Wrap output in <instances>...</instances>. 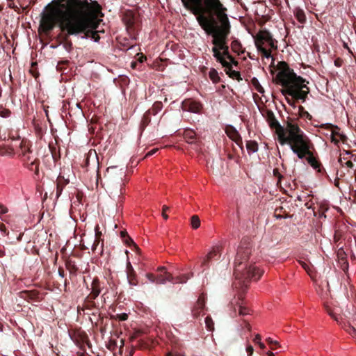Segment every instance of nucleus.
I'll list each match as a JSON object with an SVG mask.
<instances>
[{"label": "nucleus", "instance_id": "f257e3e1", "mask_svg": "<svg viewBox=\"0 0 356 356\" xmlns=\"http://www.w3.org/2000/svg\"><path fill=\"white\" fill-rule=\"evenodd\" d=\"M49 10L47 13H42L40 26L48 34L58 23L61 31L58 35V38L60 40V44H63L65 50L70 51L72 49V42L70 37L81 35L88 27L87 22L74 17L69 0L65 3L50 6Z\"/></svg>", "mask_w": 356, "mask_h": 356}, {"label": "nucleus", "instance_id": "f03ea898", "mask_svg": "<svg viewBox=\"0 0 356 356\" xmlns=\"http://www.w3.org/2000/svg\"><path fill=\"white\" fill-rule=\"evenodd\" d=\"M227 12V8L224 6L200 25L207 35L212 36L213 57L224 67H228L230 63L238 65V62L230 54L227 44L231 24Z\"/></svg>", "mask_w": 356, "mask_h": 356}, {"label": "nucleus", "instance_id": "7ed1b4c3", "mask_svg": "<svg viewBox=\"0 0 356 356\" xmlns=\"http://www.w3.org/2000/svg\"><path fill=\"white\" fill-rule=\"evenodd\" d=\"M261 113L268 122L269 127L275 130L280 145H289L293 152L300 159L305 158L306 155L309 154V139L298 124L292 120H288L286 126L283 127L271 110L265 108L261 111Z\"/></svg>", "mask_w": 356, "mask_h": 356}, {"label": "nucleus", "instance_id": "20e7f679", "mask_svg": "<svg viewBox=\"0 0 356 356\" xmlns=\"http://www.w3.org/2000/svg\"><path fill=\"white\" fill-rule=\"evenodd\" d=\"M252 253V245L248 239H243L238 248L234 259V275L235 281L233 286L238 290V300L242 301L250 280H258L264 273L252 261H250Z\"/></svg>", "mask_w": 356, "mask_h": 356}, {"label": "nucleus", "instance_id": "39448f33", "mask_svg": "<svg viewBox=\"0 0 356 356\" xmlns=\"http://www.w3.org/2000/svg\"><path fill=\"white\" fill-rule=\"evenodd\" d=\"M277 69L279 70L275 76L276 83L283 87L282 93L286 96L287 103L296 107V102L301 101L304 103L309 93L307 81L300 76H298L289 65L284 61L277 63Z\"/></svg>", "mask_w": 356, "mask_h": 356}, {"label": "nucleus", "instance_id": "423d86ee", "mask_svg": "<svg viewBox=\"0 0 356 356\" xmlns=\"http://www.w3.org/2000/svg\"><path fill=\"white\" fill-rule=\"evenodd\" d=\"M71 9L74 17L80 18L87 22L86 31L82 33L83 38H91L95 42L100 39L99 31H96L102 15V8L96 1H81L80 0H69Z\"/></svg>", "mask_w": 356, "mask_h": 356}, {"label": "nucleus", "instance_id": "0eeeda50", "mask_svg": "<svg viewBox=\"0 0 356 356\" xmlns=\"http://www.w3.org/2000/svg\"><path fill=\"white\" fill-rule=\"evenodd\" d=\"M184 6L195 17L200 25L224 5L220 0H181Z\"/></svg>", "mask_w": 356, "mask_h": 356}, {"label": "nucleus", "instance_id": "6e6552de", "mask_svg": "<svg viewBox=\"0 0 356 356\" xmlns=\"http://www.w3.org/2000/svg\"><path fill=\"white\" fill-rule=\"evenodd\" d=\"M254 44L257 50L264 57H271L273 50L277 49V41L273 38V35L266 29L259 31L254 36Z\"/></svg>", "mask_w": 356, "mask_h": 356}, {"label": "nucleus", "instance_id": "1a4fd4ad", "mask_svg": "<svg viewBox=\"0 0 356 356\" xmlns=\"http://www.w3.org/2000/svg\"><path fill=\"white\" fill-rule=\"evenodd\" d=\"M157 271L159 273L156 275L153 273H147L146 277L152 283L157 284H165L167 281L173 283H186L190 278L193 276V273L183 274L174 277L172 274L168 273L163 266L159 267Z\"/></svg>", "mask_w": 356, "mask_h": 356}, {"label": "nucleus", "instance_id": "9d476101", "mask_svg": "<svg viewBox=\"0 0 356 356\" xmlns=\"http://www.w3.org/2000/svg\"><path fill=\"white\" fill-rule=\"evenodd\" d=\"M122 20L130 34H134L140 29V22L139 18L131 10L124 13Z\"/></svg>", "mask_w": 356, "mask_h": 356}, {"label": "nucleus", "instance_id": "9b49d317", "mask_svg": "<svg viewBox=\"0 0 356 356\" xmlns=\"http://www.w3.org/2000/svg\"><path fill=\"white\" fill-rule=\"evenodd\" d=\"M181 108L184 111L200 114L203 108L202 104L195 99L188 98L184 99L181 103Z\"/></svg>", "mask_w": 356, "mask_h": 356}, {"label": "nucleus", "instance_id": "f8f14e48", "mask_svg": "<svg viewBox=\"0 0 356 356\" xmlns=\"http://www.w3.org/2000/svg\"><path fill=\"white\" fill-rule=\"evenodd\" d=\"M225 133L232 140L236 143L241 150H243L242 138L238 131L233 126H227L225 129Z\"/></svg>", "mask_w": 356, "mask_h": 356}, {"label": "nucleus", "instance_id": "ddd939ff", "mask_svg": "<svg viewBox=\"0 0 356 356\" xmlns=\"http://www.w3.org/2000/svg\"><path fill=\"white\" fill-rule=\"evenodd\" d=\"M221 247L215 246L212 250L207 254V257L204 259L202 263V267L207 268L209 262L213 259H218L220 258L221 254Z\"/></svg>", "mask_w": 356, "mask_h": 356}, {"label": "nucleus", "instance_id": "4468645a", "mask_svg": "<svg viewBox=\"0 0 356 356\" xmlns=\"http://www.w3.org/2000/svg\"><path fill=\"white\" fill-rule=\"evenodd\" d=\"M205 307V298L203 294H202L197 301L196 302L195 306L192 309V314L194 318H198L201 315L204 314V310Z\"/></svg>", "mask_w": 356, "mask_h": 356}, {"label": "nucleus", "instance_id": "2eb2a0df", "mask_svg": "<svg viewBox=\"0 0 356 356\" xmlns=\"http://www.w3.org/2000/svg\"><path fill=\"white\" fill-rule=\"evenodd\" d=\"M102 289V282L97 277L93 278L91 284V292L89 298L96 299L100 294Z\"/></svg>", "mask_w": 356, "mask_h": 356}, {"label": "nucleus", "instance_id": "dca6fc26", "mask_svg": "<svg viewBox=\"0 0 356 356\" xmlns=\"http://www.w3.org/2000/svg\"><path fill=\"white\" fill-rule=\"evenodd\" d=\"M70 181L68 179H65L63 175H59L56 179V197L58 198L64 189V188L69 184Z\"/></svg>", "mask_w": 356, "mask_h": 356}, {"label": "nucleus", "instance_id": "f3484780", "mask_svg": "<svg viewBox=\"0 0 356 356\" xmlns=\"http://www.w3.org/2000/svg\"><path fill=\"white\" fill-rule=\"evenodd\" d=\"M337 256L341 269L346 271L348 269V262L347 261V254L343 248H340L337 252Z\"/></svg>", "mask_w": 356, "mask_h": 356}, {"label": "nucleus", "instance_id": "a211bd4d", "mask_svg": "<svg viewBox=\"0 0 356 356\" xmlns=\"http://www.w3.org/2000/svg\"><path fill=\"white\" fill-rule=\"evenodd\" d=\"M19 297L27 300H39V293L37 291H22L19 292Z\"/></svg>", "mask_w": 356, "mask_h": 356}, {"label": "nucleus", "instance_id": "6ab92c4d", "mask_svg": "<svg viewBox=\"0 0 356 356\" xmlns=\"http://www.w3.org/2000/svg\"><path fill=\"white\" fill-rule=\"evenodd\" d=\"M95 299L89 298V295L85 298L83 307V309L92 310V309H99V305L97 302L95 301Z\"/></svg>", "mask_w": 356, "mask_h": 356}, {"label": "nucleus", "instance_id": "aec40b11", "mask_svg": "<svg viewBox=\"0 0 356 356\" xmlns=\"http://www.w3.org/2000/svg\"><path fill=\"white\" fill-rule=\"evenodd\" d=\"M183 136L188 143H194L196 138V134L192 129H186L184 131Z\"/></svg>", "mask_w": 356, "mask_h": 356}, {"label": "nucleus", "instance_id": "412c9836", "mask_svg": "<svg viewBox=\"0 0 356 356\" xmlns=\"http://www.w3.org/2000/svg\"><path fill=\"white\" fill-rule=\"evenodd\" d=\"M22 156H26V154H31V144L28 140H22L19 145Z\"/></svg>", "mask_w": 356, "mask_h": 356}, {"label": "nucleus", "instance_id": "4be33fe9", "mask_svg": "<svg viewBox=\"0 0 356 356\" xmlns=\"http://www.w3.org/2000/svg\"><path fill=\"white\" fill-rule=\"evenodd\" d=\"M322 128L325 129L331 130V135L339 137L341 133L339 132L340 129L338 126L332 124H324L321 125Z\"/></svg>", "mask_w": 356, "mask_h": 356}, {"label": "nucleus", "instance_id": "5701e85b", "mask_svg": "<svg viewBox=\"0 0 356 356\" xmlns=\"http://www.w3.org/2000/svg\"><path fill=\"white\" fill-rule=\"evenodd\" d=\"M232 64L230 63V66L228 67H225V72L226 74H228V76L230 78H232L234 79H236L238 81L241 80L240 72L238 71H235L232 70Z\"/></svg>", "mask_w": 356, "mask_h": 356}, {"label": "nucleus", "instance_id": "b1692460", "mask_svg": "<svg viewBox=\"0 0 356 356\" xmlns=\"http://www.w3.org/2000/svg\"><path fill=\"white\" fill-rule=\"evenodd\" d=\"M40 161L37 158L34 159L31 162L26 164L27 168L30 170L34 171L36 175L39 173Z\"/></svg>", "mask_w": 356, "mask_h": 356}, {"label": "nucleus", "instance_id": "393cba45", "mask_svg": "<svg viewBox=\"0 0 356 356\" xmlns=\"http://www.w3.org/2000/svg\"><path fill=\"white\" fill-rule=\"evenodd\" d=\"M151 110H147L143 115L140 123V128L144 129L151 122Z\"/></svg>", "mask_w": 356, "mask_h": 356}, {"label": "nucleus", "instance_id": "a878e982", "mask_svg": "<svg viewBox=\"0 0 356 356\" xmlns=\"http://www.w3.org/2000/svg\"><path fill=\"white\" fill-rule=\"evenodd\" d=\"M231 48L234 52L238 55L244 52V50L242 49V45L238 40H234L232 42Z\"/></svg>", "mask_w": 356, "mask_h": 356}, {"label": "nucleus", "instance_id": "bb28decb", "mask_svg": "<svg viewBox=\"0 0 356 356\" xmlns=\"http://www.w3.org/2000/svg\"><path fill=\"white\" fill-rule=\"evenodd\" d=\"M294 15L296 18L300 23L303 24L305 22L306 16L302 9H300L299 8H296L294 11Z\"/></svg>", "mask_w": 356, "mask_h": 356}, {"label": "nucleus", "instance_id": "cd10ccee", "mask_svg": "<svg viewBox=\"0 0 356 356\" xmlns=\"http://www.w3.org/2000/svg\"><path fill=\"white\" fill-rule=\"evenodd\" d=\"M309 145L310 146V143H309ZM306 156H309L308 162L310 163V165L314 167V168L318 169V170L321 172V163H318V161H317L316 159L312 156V153L310 150L309 154H307Z\"/></svg>", "mask_w": 356, "mask_h": 356}, {"label": "nucleus", "instance_id": "c85d7f7f", "mask_svg": "<svg viewBox=\"0 0 356 356\" xmlns=\"http://www.w3.org/2000/svg\"><path fill=\"white\" fill-rule=\"evenodd\" d=\"M246 148L249 154L257 152L258 151V143L255 140H248L246 142Z\"/></svg>", "mask_w": 356, "mask_h": 356}, {"label": "nucleus", "instance_id": "c756f323", "mask_svg": "<svg viewBox=\"0 0 356 356\" xmlns=\"http://www.w3.org/2000/svg\"><path fill=\"white\" fill-rule=\"evenodd\" d=\"M129 284L131 286H136L138 284L137 275L135 271L127 273Z\"/></svg>", "mask_w": 356, "mask_h": 356}, {"label": "nucleus", "instance_id": "7c9ffc66", "mask_svg": "<svg viewBox=\"0 0 356 356\" xmlns=\"http://www.w3.org/2000/svg\"><path fill=\"white\" fill-rule=\"evenodd\" d=\"M209 76L210 79L214 83H217L220 82V78L216 70L212 68L209 72Z\"/></svg>", "mask_w": 356, "mask_h": 356}, {"label": "nucleus", "instance_id": "2f4dec72", "mask_svg": "<svg viewBox=\"0 0 356 356\" xmlns=\"http://www.w3.org/2000/svg\"><path fill=\"white\" fill-rule=\"evenodd\" d=\"M162 108H163V104L161 102L157 101V102H154L152 108L149 109V110H151V114H153V115L157 114L159 111H161Z\"/></svg>", "mask_w": 356, "mask_h": 356}, {"label": "nucleus", "instance_id": "473e14b6", "mask_svg": "<svg viewBox=\"0 0 356 356\" xmlns=\"http://www.w3.org/2000/svg\"><path fill=\"white\" fill-rule=\"evenodd\" d=\"M251 83L253 85V86L254 87L255 90H257V92H259L261 94H263L264 92V88L261 86L259 80L257 78H255V77L252 78L251 80Z\"/></svg>", "mask_w": 356, "mask_h": 356}, {"label": "nucleus", "instance_id": "72a5a7b5", "mask_svg": "<svg viewBox=\"0 0 356 356\" xmlns=\"http://www.w3.org/2000/svg\"><path fill=\"white\" fill-rule=\"evenodd\" d=\"M14 154V150L10 147H0V155L1 156H13Z\"/></svg>", "mask_w": 356, "mask_h": 356}, {"label": "nucleus", "instance_id": "f704fd0d", "mask_svg": "<svg viewBox=\"0 0 356 356\" xmlns=\"http://www.w3.org/2000/svg\"><path fill=\"white\" fill-rule=\"evenodd\" d=\"M191 227L196 229L200 226V219L197 215H193L191 218Z\"/></svg>", "mask_w": 356, "mask_h": 356}, {"label": "nucleus", "instance_id": "c9c22d12", "mask_svg": "<svg viewBox=\"0 0 356 356\" xmlns=\"http://www.w3.org/2000/svg\"><path fill=\"white\" fill-rule=\"evenodd\" d=\"M120 236L122 238L124 243L127 245H130L131 243H134L133 240L129 237L128 233L125 230L120 232Z\"/></svg>", "mask_w": 356, "mask_h": 356}, {"label": "nucleus", "instance_id": "e433bc0d", "mask_svg": "<svg viewBox=\"0 0 356 356\" xmlns=\"http://www.w3.org/2000/svg\"><path fill=\"white\" fill-rule=\"evenodd\" d=\"M238 307V312L241 316H245L249 314V309L242 305V303L236 302Z\"/></svg>", "mask_w": 356, "mask_h": 356}, {"label": "nucleus", "instance_id": "4c0bfd02", "mask_svg": "<svg viewBox=\"0 0 356 356\" xmlns=\"http://www.w3.org/2000/svg\"><path fill=\"white\" fill-rule=\"evenodd\" d=\"M298 112H299V115L301 118H307L309 119L312 118L311 115L307 111L305 110V108L302 106H298Z\"/></svg>", "mask_w": 356, "mask_h": 356}, {"label": "nucleus", "instance_id": "58836bf2", "mask_svg": "<svg viewBox=\"0 0 356 356\" xmlns=\"http://www.w3.org/2000/svg\"><path fill=\"white\" fill-rule=\"evenodd\" d=\"M112 319L118 320L120 321H124L128 318V314L126 313L117 314L111 316Z\"/></svg>", "mask_w": 356, "mask_h": 356}, {"label": "nucleus", "instance_id": "ea45409f", "mask_svg": "<svg viewBox=\"0 0 356 356\" xmlns=\"http://www.w3.org/2000/svg\"><path fill=\"white\" fill-rule=\"evenodd\" d=\"M117 347H118L117 341L113 339H111L107 345L108 349H109L110 350H112V351L115 350Z\"/></svg>", "mask_w": 356, "mask_h": 356}, {"label": "nucleus", "instance_id": "a19ab883", "mask_svg": "<svg viewBox=\"0 0 356 356\" xmlns=\"http://www.w3.org/2000/svg\"><path fill=\"white\" fill-rule=\"evenodd\" d=\"M266 342L270 346V348L273 350H275L279 344V343L277 341H273L270 338L266 339Z\"/></svg>", "mask_w": 356, "mask_h": 356}, {"label": "nucleus", "instance_id": "79ce46f5", "mask_svg": "<svg viewBox=\"0 0 356 356\" xmlns=\"http://www.w3.org/2000/svg\"><path fill=\"white\" fill-rule=\"evenodd\" d=\"M327 210H328V207H327V205H325V204H321V205L320 206V210H319L320 213H319V217H320V218H323V217L325 218V217H326V216H325V211H327Z\"/></svg>", "mask_w": 356, "mask_h": 356}, {"label": "nucleus", "instance_id": "37998d69", "mask_svg": "<svg viewBox=\"0 0 356 356\" xmlns=\"http://www.w3.org/2000/svg\"><path fill=\"white\" fill-rule=\"evenodd\" d=\"M205 323L209 330H212L213 329V322L211 317H206Z\"/></svg>", "mask_w": 356, "mask_h": 356}, {"label": "nucleus", "instance_id": "c03bdc74", "mask_svg": "<svg viewBox=\"0 0 356 356\" xmlns=\"http://www.w3.org/2000/svg\"><path fill=\"white\" fill-rule=\"evenodd\" d=\"M11 112L9 109L1 108L0 110V116L3 118H8L10 115Z\"/></svg>", "mask_w": 356, "mask_h": 356}, {"label": "nucleus", "instance_id": "a18cd8bd", "mask_svg": "<svg viewBox=\"0 0 356 356\" xmlns=\"http://www.w3.org/2000/svg\"><path fill=\"white\" fill-rule=\"evenodd\" d=\"M346 330L349 334L352 336L356 334V329L352 325H348L347 327L346 328Z\"/></svg>", "mask_w": 356, "mask_h": 356}, {"label": "nucleus", "instance_id": "49530a36", "mask_svg": "<svg viewBox=\"0 0 356 356\" xmlns=\"http://www.w3.org/2000/svg\"><path fill=\"white\" fill-rule=\"evenodd\" d=\"M95 239L100 241L101 236H102V232L99 231V227L98 225L95 226Z\"/></svg>", "mask_w": 356, "mask_h": 356}, {"label": "nucleus", "instance_id": "de8ad7c7", "mask_svg": "<svg viewBox=\"0 0 356 356\" xmlns=\"http://www.w3.org/2000/svg\"><path fill=\"white\" fill-rule=\"evenodd\" d=\"M169 207L163 205L162 208V216L165 220H167L168 218V216L166 214V211L169 210Z\"/></svg>", "mask_w": 356, "mask_h": 356}, {"label": "nucleus", "instance_id": "09e8293b", "mask_svg": "<svg viewBox=\"0 0 356 356\" xmlns=\"http://www.w3.org/2000/svg\"><path fill=\"white\" fill-rule=\"evenodd\" d=\"M31 154H26V156H22L23 161L24 162V165L27 164L28 163L31 162L32 160V156L30 155Z\"/></svg>", "mask_w": 356, "mask_h": 356}, {"label": "nucleus", "instance_id": "8fccbe9b", "mask_svg": "<svg viewBox=\"0 0 356 356\" xmlns=\"http://www.w3.org/2000/svg\"><path fill=\"white\" fill-rule=\"evenodd\" d=\"M273 175L278 179L279 181L282 178V175L280 173L277 168L273 170Z\"/></svg>", "mask_w": 356, "mask_h": 356}, {"label": "nucleus", "instance_id": "3c124183", "mask_svg": "<svg viewBox=\"0 0 356 356\" xmlns=\"http://www.w3.org/2000/svg\"><path fill=\"white\" fill-rule=\"evenodd\" d=\"M326 312L328 314L332 316L334 320L338 321V318L334 315L331 309L328 307H326Z\"/></svg>", "mask_w": 356, "mask_h": 356}, {"label": "nucleus", "instance_id": "603ef678", "mask_svg": "<svg viewBox=\"0 0 356 356\" xmlns=\"http://www.w3.org/2000/svg\"><path fill=\"white\" fill-rule=\"evenodd\" d=\"M246 352L248 355V356H251L253 354L254 348L251 345H249L246 348Z\"/></svg>", "mask_w": 356, "mask_h": 356}, {"label": "nucleus", "instance_id": "864d4df0", "mask_svg": "<svg viewBox=\"0 0 356 356\" xmlns=\"http://www.w3.org/2000/svg\"><path fill=\"white\" fill-rule=\"evenodd\" d=\"M135 271L129 261L127 264V273Z\"/></svg>", "mask_w": 356, "mask_h": 356}, {"label": "nucleus", "instance_id": "5fc2aeb1", "mask_svg": "<svg viewBox=\"0 0 356 356\" xmlns=\"http://www.w3.org/2000/svg\"><path fill=\"white\" fill-rule=\"evenodd\" d=\"M343 64V60L340 58H337L334 60V65L337 67H341Z\"/></svg>", "mask_w": 356, "mask_h": 356}, {"label": "nucleus", "instance_id": "6e6d98bb", "mask_svg": "<svg viewBox=\"0 0 356 356\" xmlns=\"http://www.w3.org/2000/svg\"><path fill=\"white\" fill-rule=\"evenodd\" d=\"M330 139L332 143H333L336 145H339V140L337 138V136L330 135Z\"/></svg>", "mask_w": 356, "mask_h": 356}, {"label": "nucleus", "instance_id": "4d7b16f0", "mask_svg": "<svg viewBox=\"0 0 356 356\" xmlns=\"http://www.w3.org/2000/svg\"><path fill=\"white\" fill-rule=\"evenodd\" d=\"M99 242H100V241L95 239V241H94L93 245L92 246V252H95L97 250V247H98V245L99 244Z\"/></svg>", "mask_w": 356, "mask_h": 356}, {"label": "nucleus", "instance_id": "13d9d810", "mask_svg": "<svg viewBox=\"0 0 356 356\" xmlns=\"http://www.w3.org/2000/svg\"><path fill=\"white\" fill-rule=\"evenodd\" d=\"M158 151V149L157 148H154L153 149H152L151 151L148 152L145 156V157H149V156H152L154 154H155L156 152Z\"/></svg>", "mask_w": 356, "mask_h": 356}, {"label": "nucleus", "instance_id": "bf43d9fd", "mask_svg": "<svg viewBox=\"0 0 356 356\" xmlns=\"http://www.w3.org/2000/svg\"><path fill=\"white\" fill-rule=\"evenodd\" d=\"M299 263L305 270H309V266L305 262L300 261Z\"/></svg>", "mask_w": 356, "mask_h": 356}, {"label": "nucleus", "instance_id": "052dcab7", "mask_svg": "<svg viewBox=\"0 0 356 356\" xmlns=\"http://www.w3.org/2000/svg\"><path fill=\"white\" fill-rule=\"evenodd\" d=\"M339 140H341L343 143H345L347 140V137L344 135V134H341L339 136Z\"/></svg>", "mask_w": 356, "mask_h": 356}, {"label": "nucleus", "instance_id": "680f3d73", "mask_svg": "<svg viewBox=\"0 0 356 356\" xmlns=\"http://www.w3.org/2000/svg\"><path fill=\"white\" fill-rule=\"evenodd\" d=\"M58 274H59V275H60L61 277H64V276H65V271H64V270H63V268H60H60H58Z\"/></svg>", "mask_w": 356, "mask_h": 356}, {"label": "nucleus", "instance_id": "e2e57ef3", "mask_svg": "<svg viewBox=\"0 0 356 356\" xmlns=\"http://www.w3.org/2000/svg\"><path fill=\"white\" fill-rule=\"evenodd\" d=\"M124 345V340L121 339L120 340V348H119V352H120V354L122 352V349H123Z\"/></svg>", "mask_w": 356, "mask_h": 356}, {"label": "nucleus", "instance_id": "0e129e2a", "mask_svg": "<svg viewBox=\"0 0 356 356\" xmlns=\"http://www.w3.org/2000/svg\"><path fill=\"white\" fill-rule=\"evenodd\" d=\"M7 209L4 207L3 205L0 204V213H6L7 212Z\"/></svg>", "mask_w": 356, "mask_h": 356}, {"label": "nucleus", "instance_id": "69168bd1", "mask_svg": "<svg viewBox=\"0 0 356 356\" xmlns=\"http://www.w3.org/2000/svg\"><path fill=\"white\" fill-rule=\"evenodd\" d=\"M253 341L255 343L258 344V341H261V336L259 334H257Z\"/></svg>", "mask_w": 356, "mask_h": 356}, {"label": "nucleus", "instance_id": "338daca9", "mask_svg": "<svg viewBox=\"0 0 356 356\" xmlns=\"http://www.w3.org/2000/svg\"><path fill=\"white\" fill-rule=\"evenodd\" d=\"M346 165L347 167L350 168H353V163L351 161H348L346 163Z\"/></svg>", "mask_w": 356, "mask_h": 356}, {"label": "nucleus", "instance_id": "774afa93", "mask_svg": "<svg viewBox=\"0 0 356 356\" xmlns=\"http://www.w3.org/2000/svg\"><path fill=\"white\" fill-rule=\"evenodd\" d=\"M166 356H181L180 355H178V354H175V353H168Z\"/></svg>", "mask_w": 356, "mask_h": 356}]
</instances>
